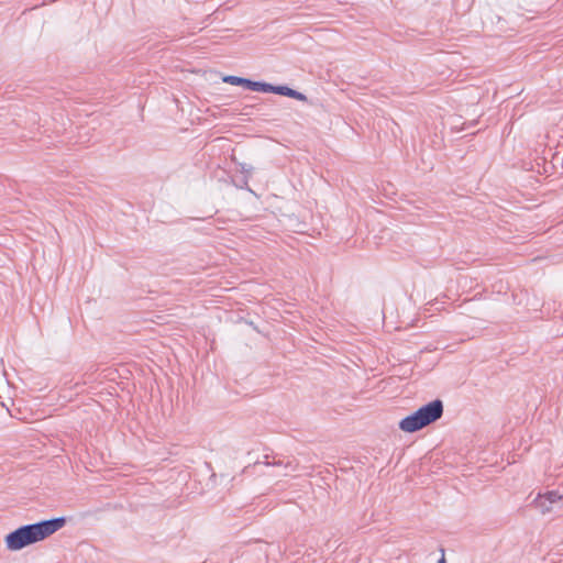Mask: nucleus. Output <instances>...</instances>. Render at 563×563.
<instances>
[{
  "label": "nucleus",
  "mask_w": 563,
  "mask_h": 563,
  "mask_svg": "<svg viewBox=\"0 0 563 563\" xmlns=\"http://www.w3.org/2000/svg\"><path fill=\"white\" fill-rule=\"evenodd\" d=\"M269 88H271L269 92H272V93L286 96V97L294 98V99L300 100V101H307L306 95H303L302 92L297 91L292 88H289L287 86H274L271 84Z\"/></svg>",
  "instance_id": "20e7f679"
},
{
  "label": "nucleus",
  "mask_w": 563,
  "mask_h": 563,
  "mask_svg": "<svg viewBox=\"0 0 563 563\" xmlns=\"http://www.w3.org/2000/svg\"><path fill=\"white\" fill-rule=\"evenodd\" d=\"M533 504L542 514H547L555 509L554 505L550 504L543 494H538Z\"/></svg>",
  "instance_id": "39448f33"
},
{
  "label": "nucleus",
  "mask_w": 563,
  "mask_h": 563,
  "mask_svg": "<svg viewBox=\"0 0 563 563\" xmlns=\"http://www.w3.org/2000/svg\"><path fill=\"white\" fill-rule=\"evenodd\" d=\"M398 426L401 431L407 433H413L427 427L418 410L402 418Z\"/></svg>",
  "instance_id": "7ed1b4c3"
},
{
  "label": "nucleus",
  "mask_w": 563,
  "mask_h": 563,
  "mask_svg": "<svg viewBox=\"0 0 563 563\" xmlns=\"http://www.w3.org/2000/svg\"><path fill=\"white\" fill-rule=\"evenodd\" d=\"M272 464H273V465H279V464H280V462H273Z\"/></svg>",
  "instance_id": "f8f14e48"
},
{
  "label": "nucleus",
  "mask_w": 563,
  "mask_h": 563,
  "mask_svg": "<svg viewBox=\"0 0 563 563\" xmlns=\"http://www.w3.org/2000/svg\"><path fill=\"white\" fill-rule=\"evenodd\" d=\"M65 522L64 517H58L19 527L7 534V549L10 551H19L27 545L42 541L63 528Z\"/></svg>",
  "instance_id": "f257e3e1"
},
{
  "label": "nucleus",
  "mask_w": 563,
  "mask_h": 563,
  "mask_svg": "<svg viewBox=\"0 0 563 563\" xmlns=\"http://www.w3.org/2000/svg\"><path fill=\"white\" fill-rule=\"evenodd\" d=\"M269 86L271 84L263 82V81H253L251 79L246 78L245 88L253 90V91H261V92H269Z\"/></svg>",
  "instance_id": "0eeeda50"
},
{
  "label": "nucleus",
  "mask_w": 563,
  "mask_h": 563,
  "mask_svg": "<svg viewBox=\"0 0 563 563\" xmlns=\"http://www.w3.org/2000/svg\"><path fill=\"white\" fill-rule=\"evenodd\" d=\"M286 468H289V471H291V472H292V471H295V470H296V466H295L291 462H288V463L286 464Z\"/></svg>",
  "instance_id": "1a4fd4ad"
},
{
  "label": "nucleus",
  "mask_w": 563,
  "mask_h": 563,
  "mask_svg": "<svg viewBox=\"0 0 563 563\" xmlns=\"http://www.w3.org/2000/svg\"><path fill=\"white\" fill-rule=\"evenodd\" d=\"M550 504L554 505L555 508L563 506V493L559 490H549L543 494Z\"/></svg>",
  "instance_id": "423d86ee"
},
{
  "label": "nucleus",
  "mask_w": 563,
  "mask_h": 563,
  "mask_svg": "<svg viewBox=\"0 0 563 563\" xmlns=\"http://www.w3.org/2000/svg\"><path fill=\"white\" fill-rule=\"evenodd\" d=\"M251 169H252V167H250V168H247V167H245V166H243V167H242V170H243V172H246V173H249Z\"/></svg>",
  "instance_id": "9d476101"
},
{
  "label": "nucleus",
  "mask_w": 563,
  "mask_h": 563,
  "mask_svg": "<svg viewBox=\"0 0 563 563\" xmlns=\"http://www.w3.org/2000/svg\"><path fill=\"white\" fill-rule=\"evenodd\" d=\"M438 563H446L445 559H444V555H442V558L438 561Z\"/></svg>",
  "instance_id": "9b49d317"
},
{
  "label": "nucleus",
  "mask_w": 563,
  "mask_h": 563,
  "mask_svg": "<svg viewBox=\"0 0 563 563\" xmlns=\"http://www.w3.org/2000/svg\"><path fill=\"white\" fill-rule=\"evenodd\" d=\"M223 81L227 82V84H230V85L245 87L246 78L239 77V76H233V75H228V76L223 77Z\"/></svg>",
  "instance_id": "6e6552de"
},
{
  "label": "nucleus",
  "mask_w": 563,
  "mask_h": 563,
  "mask_svg": "<svg viewBox=\"0 0 563 563\" xmlns=\"http://www.w3.org/2000/svg\"><path fill=\"white\" fill-rule=\"evenodd\" d=\"M427 426L438 421L444 411L443 401L434 399L417 409Z\"/></svg>",
  "instance_id": "f03ea898"
}]
</instances>
